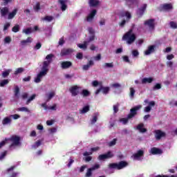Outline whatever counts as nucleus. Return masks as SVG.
Here are the masks:
<instances>
[{
	"instance_id": "11",
	"label": "nucleus",
	"mask_w": 177,
	"mask_h": 177,
	"mask_svg": "<svg viewBox=\"0 0 177 177\" xmlns=\"http://www.w3.org/2000/svg\"><path fill=\"white\" fill-rule=\"evenodd\" d=\"M100 92H102L104 95H107V93L110 92V87H104L103 86H101L100 88L96 90L95 95H99Z\"/></svg>"
},
{
	"instance_id": "60",
	"label": "nucleus",
	"mask_w": 177,
	"mask_h": 177,
	"mask_svg": "<svg viewBox=\"0 0 177 177\" xmlns=\"http://www.w3.org/2000/svg\"><path fill=\"white\" fill-rule=\"evenodd\" d=\"M10 27V23L7 22L4 24V27H3V31H6V30H8V28H9Z\"/></svg>"
},
{
	"instance_id": "59",
	"label": "nucleus",
	"mask_w": 177,
	"mask_h": 177,
	"mask_svg": "<svg viewBox=\"0 0 177 177\" xmlns=\"http://www.w3.org/2000/svg\"><path fill=\"white\" fill-rule=\"evenodd\" d=\"M64 77H65L66 80H71V78L74 77V74H71V75L65 74V75H64Z\"/></svg>"
},
{
	"instance_id": "45",
	"label": "nucleus",
	"mask_w": 177,
	"mask_h": 177,
	"mask_svg": "<svg viewBox=\"0 0 177 177\" xmlns=\"http://www.w3.org/2000/svg\"><path fill=\"white\" fill-rule=\"evenodd\" d=\"M9 140L8 138H5L4 140L1 141L0 142V149H2V147H3V146H5V145H6L8 143V141Z\"/></svg>"
},
{
	"instance_id": "1",
	"label": "nucleus",
	"mask_w": 177,
	"mask_h": 177,
	"mask_svg": "<svg viewBox=\"0 0 177 177\" xmlns=\"http://www.w3.org/2000/svg\"><path fill=\"white\" fill-rule=\"evenodd\" d=\"M53 57H55V55L53 54H48L46 57V60L43 62V66L41 67V71L39 73L37 77L35 79V82L36 84H39L41 82V78L42 77H45L46 74H48V72L49 71V66L50 65V63L53 61Z\"/></svg>"
},
{
	"instance_id": "31",
	"label": "nucleus",
	"mask_w": 177,
	"mask_h": 177,
	"mask_svg": "<svg viewBox=\"0 0 177 177\" xmlns=\"http://www.w3.org/2000/svg\"><path fill=\"white\" fill-rule=\"evenodd\" d=\"M153 81V77H144L142 80V84H151Z\"/></svg>"
},
{
	"instance_id": "48",
	"label": "nucleus",
	"mask_w": 177,
	"mask_h": 177,
	"mask_svg": "<svg viewBox=\"0 0 177 177\" xmlns=\"http://www.w3.org/2000/svg\"><path fill=\"white\" fill-rule=\"evenodd\" d=\"M95 40V35H91V36L89 37L88 39L86 41L87 44H88L89 43Z\"/></svg>"
},
{
	"instance_id": "55",
	"label": "nucleus",
	"mask_w": 177,
	"mask_h": 177,
	"mask_svg": "<svg viewBox=\"0 0 177 177\" xmlns=\"http://www.w3.org/2000/svg\"><path fill=\"white\" fill-rule=\"evenodd\" d=\"M76 57L79 60H82V59H83L84 57V55L82 54V53H77L76 55Z\"/></svg>"
},
{
	"instance_id": "54",
	"label": "nucleus",
	"mask_w": 177,
	"mask_h": 177,
	"mask_svg": "<svg viewBox=\"0 0 177 177\" xmlns=\"http://www.w3.org/2000/svg\"><path fill=\"white\" fill-rule=\"evenodd\" d=\"M122 59H123V61L125 62V63H131V61L129 60V57L127 55H124L122 57Z\"/></svg>"
},
{
	"instance_id": "64",
	"label": "nucleus",
	"mask_w": 177,
	"mask_h": 177,
	"mask_svg": "<svg viewBox=\"0 0 177 177\" xmlns=\"http://www.w3.org/2000/svg\"><path fill=\"white\" fill-rule=\"evenodd\" d=\"M174 57H175V55H174L173 54L168 55L167 56V60H172V59H174Z\"/></svg>"
},
{
	"instance_id": "36",
	"label": "nucleus",
	"mask_w": 177,
	"mask_h": 177,
	"mask_svg": "<svg viewBox=\"0 0 177 177\" xmlns=\"http://www.w3.org/2000/svg\"><path fill=\"white\" fill-rule=\"evenodd\" d=\"M33 10L35 12H39V10H41V3L37 2L36 5L33 6Z\"/></svg>"
},
{
	"instance_id": "53",
	"label": "nucleus",
	"mask_w": 177,
	"mask_h": 177,
	"mask_svg": "<svg viewBox=\"0 0 177 177\" xmlns=\"http://www.w3.org/2000/svg\"><path fill=\"white\" fill-rule=\"evenodd\" d=\"M153 91L161 89V84L157 83L153 88Z\"/></svg>"
},
{
	"instance_id": "43",
	"label": "nucleus",
	"mask_w": 177,
	"mask_h": 177,
	"mask_svg": "<svg viewBox=\"0 0 177 177\" xmlns=\"http://www.w3.org/2000/svg\"><path fill=\"white\" fill-rule=\"evenodd\" d=\"M24 71V68H18L17 70L15 71V75H17L18 74H21Z\"/></svg>"
},
{
	"instance_id": "49",
	"label": "nucleus",
	"mask_w": 177,
	"mask_h": 177,
	"mask_svg": "<svg viewBox=\"0 0 177 177\" xmlns=\"http://www.w3.org/2000/svg\"><path fill=\"white\" fill-rule=\"evenodd\" d=\"M41 144L42 142H41V140H37L33 145L34 149H37V147H39Z\"/></svg>"
},
{
	"instance_id": "2",
	"label": "nucleus",
	"mask_w": 177,
	"mask_h": 177,
	"mask_svg": "<svg viewBox=\"0 0 177 177\" xmlns=\"http://www.w3.org/2000/svg\"><path fill=\"white\" fill-rule=\"evenodd\" d=\"M142 109V105L136 106L130 109V113L127 115V118H122L120 119V122H122L123 125H127L129 120L135 118L138 115V111Z\"/></svg>"
},
{
	"instance_id": "50",
	"label": "nucleus",
	"mask_w": 177,
	"mask_h": 177,
	"mask_svg": "<svg viewBox=\"0 0 177 177\" xmlns=\"http://www.w3.org/2000/svg\"><path fill=\"white\" fill-rule=\"evenodd\" d=\"M10 42H12V39L10 37H6L4 39V44H10Z\"/></svg>"
},
{
	"instance_id": "7",
	"label": "nucleus",
	"mask_w": 177,
	"mask_h": 177,
	"mask_svg": "<svg viewBox=\"0 0 177 177\" xmlns=\"http://www.w3.org/2000/svg\"><path fill=\"white\" fill-rule=\"evenodd\" d=\"M147 8V4L145 3L142 5V6H141L137 10L136 15L138 19H140V17H142L143 15H145V12L146 11Z\"/></svg>"
},
{
	"instance_id": "40",
	"label": "nucleus",
	"mask_w": 177,
	"mask_h": 177,
	"mask_svg": "<svg viewBox=\"0 0 177 177\" xmlns=\"http://www.w3.org/2000/svg\"><path fill=\"white\" fill-rule=\"evenodd\" d=\"M41 20L43 21H52V20H53V17H52V16H46L44 18H41Z\"/></svg>"
},
{
	"instance_id": "57",
	"label": "nucleus",
	"mask_w": 177,
	"mask_h": 177,
	"mask_svg": "<svg viewBox=\"0 0 177 177\" xmlns=\"http://www.w3.org/2000/svg\"><path fill=\"white\" fill-rule=\"evenodd\" d=\"M135 88L131 87L130 88V97H133V96H135Z\"/></svg>"
},
{
	"instance_id": "13",
	"label": "nucleus",
	"mask_w": 177,
	"mask_h": 177,
	"mask_svg": "<svg viewBox=\"0 0 177 177\" xmlns=\"http://www.w3.org/2000/svg\"><path fill=\"white\" fill-rule=\"evenodd\" d=\"M113 157H114V155L111 153V151H109L106 153L100 155L98 156V159L102 160L107 158H113Z\"/></svg>"
},
{
	"instance_id": "10",
	"label": "nucleus",
	"mask_w": 177,
	"mask_h": 177,
	"mask_svg": "<svg viewBox=\"0 0 177 177\" xmlns=\"http://www.w3.org/2000/svg\"><path fill=\"white\" fill-rule=\"evenodd\" d=\"M99 168H100V165L95 164L92 167H91V168L87 169V171L86 173L85 176L86 177H91V176H92V171H96V169H99Z\"/></svg>"
},
{
	"instance_id": "12",
	"label": "nucleus",
	"mask_w": 177,
	"mask_h": 177,
	"mask_svg": "<svg viewBox=\"0 0 177 177\" xmlns=\"http://www.w3.org/2000/svg\"><path fill=\"white\" fill-rule=\"evenodd\" d=\"M160 9L163 12H169V10L174 9V6H172V3H164L160 6Z\"/></svg>"
},
{
	"instance_id": "19",
	"label": "nucleus",
	"mask_w": 177,
	"mask_h": 177,
	"mask_svg": "<svg viewBox=\"0 0 177 177\" xmlns=\"http://www.w3.org/2000/svg\"><path fill=\"white\" fill-rule=\"evenodd\" d=\"M151 154L153 156H156L157 154H162V150L160 148L152 147L150 151Z\"/></svg>"
},
{
	"instance_id": "21",
	"label": "nucleus",
	"mask_w": 177,
	"mask_h": 177,
	"mask_svg": "<svg viewBox=\"0 0 177 177\" xmlns=\"http://www.w3.org/2000/svg\"><path fill=\"white\" fill-rule=\"evenodd\" d=\"M55 95H56V93L54 91H51L49 93L46 94V103H48V102H50V100L55 97Z\"/></svg>"
},
{
	"instance_id": "51",
	"label": "nucleus",
	"mask_w": 177,
	"mask_h": 177,
	"mask_svg": "<svg viewBox=\"0 0 177 177\" xmlns=\"http://www.w3.org/2000/svg\"><path fill=\"white\" fill-rule=\"evenodd\" d=\"M8 154V151H4L2 152L0 155V160H3L5 157H6V155Z\"/></svg>"
},
{
	"instance_id": "4",
	"label": "nucleus",
	"mask_w": 177,
	"mask_h": 177,
	"mask_svg": "<svg viewBox=\"0 0 177 177\" xmlns=\"http://www.w3.org/2000/svg\"><path fill=\"white\" fill-rule=\"evenodd\" d=\"M120 17H121L122 19L126 17V19H122V21L119 24L120 27H124L125 24H127V23H129V20L132 19V15L129 11H124L120 12Z\"/></svg>"
},
{
	"instance_id": "41",
	"label": "nucleus",
	"mask_w": 177,
	"mask_h": 177,
	"mask_svg": "<svg viewBox=\"0 0 177 177\" xmlns=\"http://www.w3.org/2000/svg\"><path fill=\"white\" fill-rule=\"evenodd\" d=\"M120 104L117 103L116 104L113 105V113L114 114H117L119 111Z\"/></svg>"
},
{
	"instance_id": "52",
	"label": "nucleus",
	"mask_w": 177,
	"mask_h": 177,
	"mask_svg": "<svg viewBox=\"0 0 177 177\" xmlns=\"http://www.w3.org/2000/svg\"><path fill=\"white\" fill-rule=\"evenodd\" d=\"M133 57H138V56H139V51H138V50H133L131 52Z\"/></svg>"
},
{
	"instance_id": "61",
	"label": "nucleus",
	"mask_w": 177,
	"mask_h": 177,
	"mask_svg": "<svg viewBox=\"0 0 177 177\" xmlns=\"http://www.w3.org/2000/svg\"><path fill=\"white\" fill-rule=\"evenodd\" d=\"M86 162H89V161H92V156H86L84 158Z\"/></svg>"
},
{
	"instance_id": "5",
	"label": "nucleus",
	"mask_w": 177,
	"mask_h": 177,
	"mask_svg": "<svg viewBox=\"0 0 177 177\" xmlns=\"http://www.w3.org/2000/svg\"><path fill=\"white\" fill-rule=\"evenodd\" d=\"M109 167L111 169H123V168L128 167V162L121 160L118 163H110Z\"/></svg>"
},
{
	"instance_id": "6",
	"label": "nucleus",
	"mask_w": 177,
	"mask_h": 177,
	"mask_svg": "<svg viewBox=\"0 0 177 177\" xmlns=\"http://www.w3.org/2000/svg\"><path fill=\"white\" fill-rule=\"evenodd\" d=\"M8 140L12 142V144L10 145V148L13 147V146H20V137L19 136H12L10 138H8Z\"/></svg>"
},
{
	"instance_id": "58",
	"label": "nucleus",
	"mask_w": 177,
	"mask_h": 177,
	"mask_svg": "<svg viewBox=\"0 0 177 177\" xmlns=\"http://www.w3.org/2000/svg\"><path fill=\"white\" fill-rule=\"evenodd\" d=\"M57 104H54L53 106H48V110H53V111H56L57 109Z\"/></svg>"
},
{
	"instance_id": "27",
	"label": "nucleus",
	"mask_w": 177,
	"mask_h": 177,
	"mask_svg": "<svg viewBox=\"0 0 177 177\" xmlns=\"http://www.w3.org/2000/svg\"><path fill=\"white\" fill-rule=\"evenodd\" d=\"M16 15H17V8L14 9L12 12L8 14V20H12V19H14Z\"/></svg>"
},
{
	"instance_id": "24",
	"label": "nucleus",
	"mask_w": 177,
	"mask_h": 177,
	"mask_svg": "<svg viewBox=\"0 0 177 177\" xmlns=\"http://www.w3.org/2000/svg\"><path fill=\"white\" fill-rule=\"evenodd\" d=\"M31 42H32V38L29 37L26 40H21V46H27V45H28V44H31Z\"/></svg>"
},
{
	"instance_id": "8",
	"label": "nucleus",
	"mask_w": 177,
	"mask_h": 177,
	"mask_svg": "<svg viewBox=\"0 0 177 177\" xmlns=\"http://www.w3.org/2000/svg\"><path fill=\"white\" fill-rule=\"evenodd\" d=\"M154 21H156V20L154 19H149L145 21L144 25L147 26V27H149V30H154V28L156 27Z\"/></svg>"
},
{
	"instance_id": "34",
	"label": "nucleus",
	"mask_w": 177,
	"mask_h": 177,
	"mask_svg": "<svg viewBox=\"0 0 177 177\" xmlns=\"http://www.w3.org/2000/svg\"><path fill=\"white\" fill-rule=\"evenodd\" d=\"M103 68H113L114 67V64L113 62L111 63H105L102 66Z\"/></svg>"
},
{
	"instance_id": "23",
	"label": "nucleus",
	"mask_w": 177,
	"mask_h": 177,
	"mask_svg": "<svg viewBox=\"0 0 177 177\" xmlns=\"http://www.w3.org/2000/svg\"><path fill=\"white\" fill-rule=\"evenodd\" d=\"M156 46H149L148 47V49L145 52V55L147 56H149V55H151V53H154L156 50Z\"/></svg>"
},
{
	"instance_id": "56",
	"label": "nucleus",
	"mask_w": 177,
	"mask_h": 177,
	"mask_svg": "<svg viewBox=\"0 0 177 177\" xmlns=\"http://www.w3.org/2000/svg\"><path fill=\"white\" fill-rule=\"evenodd\" d=\"M169 24H170V27L171 28H177V24H176V22H175V21H170Z\"/></svg>"
},
{
	"instance_id": "22",
	"label": "nucleus",
	"mask_w": 177,
	"mask_h": 177,
	"mask_svg": "<svg viewBox=\"0 0 177 177\" xmlns=\"http://www.w3.org/2000/svg\"><path fill=\"white\" fill-rule=\"evenodd\" d=\"M98 150H100V147H93V148L91 149L90 152L85 151L83 153V156H92L93 151H97Z\"/></svg>"
},
{
	"instance_id": "3",
	"label": "nucleus",
	"mask_w": 177,
	"mask_h": 177,
	"mask_svg": "<svg viewBox=\"0 0 177 177\" xmlns=\"http://www.w3.org/2000/svg\"><path fill=\"white\" fill-rule=\"evenodd\" d=\"M122 41H126L127 45H131L136 40V35L133 33V29H130L122 37Z\"/></svg>"
},
{
	"instance_id": "47",
	"label": "nucleus",
	"mask_w": 177,
	"mask_h": 177,
	"mask_svg": "<svg viewBox=\"0 0 177 177\" xmlns=\"http://www.w3.org/2000/svg\"><path fill=\"white\" fill-rule=\"evenodd\" d=\"M9 74H10V70H7L6 71H3L2 73L3 78H6V77H9Z\"/></svg>"
},
{
	"instance_id": "18",
	"label": "nucleus",
	"mask_w": 177,
	"mask_h": 177,
	"mask_svg": "<svg viewBox=\"0 0 177 177\" xmlns=\"http://www.w3.org/2000/svg\"><path fill=\"white\" fill-rule=\"evenodd\" d=\"M137 131H139L140 133H145V132H147V129L145 128V124L140 123L136 127Z\"/></svg>"
},
{
	"instance_id": "30",
	"label": "nucleus",
	"mask_w": 177,
	"mask_h": 177,
	"mask_svg": "<svg viewBox=\"0 0 177 177\" xmlns=\"http://www.w3.org/2000/svg\"><path fill=\"white\" fill-rule=\"evenodd\" d=\"M9 124H12V119L9 117H6L2 120L3 125H8Z\"/></svg>"
},
{
	"instance_id": "46",
	"label": "nucleus",
	"mask_w": 177,
	"mask_h": 177,
	"mask_svg": "<svg viewBox=\"0 0 177 177\" xmlns=\"http://www.w3.org/2000/svg\"><path fill=\"white\" fill-rule=\"evenodd\" d=\"M22 32L26 34V35H28V34H31V32H32V30L31 28H28L26 29H24Z\"/></svg>"
},
{
	"instance_id": "20",
	"label": "nucleus",
	"mask_w": 177,
	"mask_h": 177,
	"mask_svg": "<svg viewBox=\"0 0 177 177\" xmlns=\"http://www.w3.org/2000/svg\"><path fill=\"white\" fill-rule=\"evenodd\" d=\"M145 156V151L143 150H138L137 153L133 155L134 160H139L140 157H143Z\"/></svg>"
},
{
	"instance_id": "33",
	"label": "nucleus",
	"mask_w": 177,
	"mask_h": 177,
	"mask_svg": "<svg viewBox=\"0 0 177 177\" xmlns=\"http://www.w3.org/2000/svg\"><path fill=\"white\" fill-rule=\"evenodd\" d=\"M81 95H83V97H88L91 95V92L87 89H83L81 92Z\"/></svg>"
},
{
	"instance_id": "35",
	"label": "nucleus",
	"mask_w": 177,
	"mask_h": 177,
	"mask_svg": "<svg viewBox=\"0 0 177 177\" xmlns=\"http://www.w3.org/2000/svg\"><path fill=\"white\" fill-rule=\"evenodd\" d=\"M89 110H90L89 105L85 106L83 107L82 110L80 111V113L85 114L86 113H88Z\"/></svg>"
},
{
	"instance_id": "44",
	"label": "nucleus",
	"mask_w": 177,
	"mask_h": 177,
	"mask_svg": "<svg viewBox=\"0 0 177 177\" xmlns=\"http://www.w3.org/2000/svg\"><path fill=\"white\" fill-rule=\"evenodd\" d=\"M18 111H25L26 113H30V109L26 106L20 107L18 109Z\"/></svg>"
},
{
	"instance_id": "14",
	"label": "nucleus",
	"mask_w": 177,
	"mask_h": 177,
	"mask_svg": "<svg viewBox=\"0 0 177 177\" xmlns=\"http://www.w3.org/2000/svg\"><path fill=\"white\" fill-rule=\"evenodd\" d=\"M78 89H80V86L77 85L73 86L69 88V91L72 96H77L80 93V91H78Z\"/></svg>"
},
{
	"instance_id": "15",
	"label": "nucleus",
	"mask_w": 177,
	"mask_h": 177,
	"mask_svg": "<svg viewBox=\"0 0 177 177\" xmlns=\"http://www.w3.org/2000/svg\"><path fill=\"white\" fill-rule=\"evenodd\" d=\"M74 52L73 48H64L61 50V56H68V55H71Z\"/></svg>"
},
{
	"instance_id": "29",
	"label": "nucleus",
	"mask_w": 177,
	"mask_h": 177,
	"mask_svg": "<svg viewBox=\"0 0 177 177\" xmlns=\"http://www.w3.org/2000/svg\"><path fill=\"white\" fill-rule=\"evenodd\" d=\"M58 2L61 5V10H62V12H64V10L67 9V4H66V1H64V0H59Z\"/></svg>"
},
{
	"instance_id": "26",
	"label": "nucleus",
	"mask_w": 177,
	"mask_h": 177,
	"mask_svg": "<svg viewBox=\"0 0 177 177\" xmlns=\"http://www.w3.org/2000/svg\"><path fill=\"white\" fill-rule=\"evenodd\" d=\"M0 13L2 17H5V16L9 13V8L8 7L3 8L0 11Z\"/></svg>"
},
{
	"instance_id": "39",
	"label": "nucleus",
	"mask_w": 177,
	"mask_h": 177,
	"mask_svg": "<svg viewBox=\"0 0 177 177\" xmlns=\"http://www.w3.org/2000/svg\"><path fill=\"white\" fill-rule=\"evenodd\" d=\"M37 95L35 94H32L26 101V104H30V103H31V102H32V100H34V99H35Z\"/></svg>"
},
{
	"instance_id": "16",
	"label": "nucleus",
	"mask_w": 177,
	"mask_h": 177,
	"mask_svg": "<svg viewBox=\"0 0 177 177\" xmlns=\"http://www.w3.org/2000/svg\"><path fill=\"white\" fill-rule=\"evenodd\" d=\"M73 66V62L70 61H64L61 63V67L62 70H66V68H70Z\"/></svg>"
},
{
	"instance_id": "28",
	"label": "nucleus",
	"mask_w": 177,
	"mask_h": 177,
	"mask_svg": "<svg viewBox=\"0 0 177 177\" xmlns=\"http://www.w3.org/2000/svg\"><path fill=\"white\" fill-rule=\"evenodd\" d=\"M77 46L80 49H83V50H86V48H88V41H84L83 44H78Z\"/></svg>"
},
{
	"instance_id": "25",
	"label": "nucleus",
	"mask_w": 177,
	"mask_h": 177,
	"mask_svg": "<svg viewBox=\"0 0 177 177\" xmlns=\"http://www.w3.org/2000/svg\"><path fill=\"white\" fill-rule=\"evenodd\" d=\"M88 3L91 8H96V6H99L100 1L99 0H89Z\"/></svg>"
},
{
	"instance_id": "42",
	"label": "nucleus",
	"mask_w": 177,
	"mask_h": 177,
	"mask_svg": "<svg viewBox=\"0 0 177 177\" xmlns=\"http://www.w3.org/2000/svg\"><path fill=\"white\" fill-rule=\"evenodd\" d=\"M116 143H117V138H114L112 141L108 143V146L109 147H113V146H115Z\"/></svg>"
},
{
	"instance_id": "63",
	"label": "nucleus",
	"mask_w": 177,
	"mask_h": 177,
	"mask_svg": "<svg viewBox=\"0 0 177 177\" xmlns=\"http://www.w3.org/2000/svg\"><path fill=\"white\" fill-rule=\"evenodd\" d=\"M41 46H42V44H41V43H37L35 46V49L36 50L41 49Z\"/></svg>"
},
{
	"instance_id": "17",
	"label": "nucleus",
	"mask_w": 177,
	"mask_h": 177,
	"mask_svg": "<svg viewBox=\"0 0 177 177\" xmlns=\"http://www.w3.org/2000/svg\"><path fill=\"white\" fill-rule=\"evenodd\" d=\"M97 13V10H93L91 11L90 14L86 17V21L88 22H91L93 20L95 16H96V14Z\"/></svg>"
},
{
	"instance_id": "38",
	"label": "nucleus",
	"mask_w": 177,
	"mask_h": 177,
	"mask_svg": "<svg viewBox=\"0 0 177 177\" xmlns=\"http://www.w3.org/2000/svg\"><path fill=\"white\" fill-rule=\"evenodd\" d=\"M20 31V26L19 24L15 25L12 28V32H19Z\"/></svg>"
},
{
	"instance_id": "62",
	"label": "nucleus",
	"mask_w": 177,
	"mask_h": 177,
	"mask_svg": "<svg viewBox=\"0 0 177 177\" xmlns=\"http://www.w3.org/2000/svg\"><path fill=\"white\" fill-rule=\"evenodd\" d=\"M97 121V116L95 115L93 116L92 120H91V124H93Z\"/></svg>"
},
{
	"instance_id": "37",
	"label": "nucleus",
	"mask_w": 177,
	"mask_h": 177,
	"mask_svg": "<svg viewBox=\"0 0 177 177\" xmlns=\"http://www.w3.org/2000/svg\"><path fill=\"white\" fill-rule=\"evenodd\" d=\"M8 84H9V80H3L0 82V86L1 88H3V86H5V85H8Z\"/></svg>"
},
{
	"instance_id": "9",
	"label": "nucleus",
	"mask_w": 177,
	"mask_h": 177,
	"mask_svg": "<svg viewBox=\"0 0 177 177\" xmlns=\"http://www.w3.org/2000/svg\"><path fill=\"white\" fill-rule=\"evenodd\" d=\"M155 138L156 140H160L162 138H165L167 136V134L165 132L161 131V130H155Z\"/></svg>"
},
{
	"instance_id": "32",
	"label": "nucleus",
	"mask_w": 177,
	"mask_h": 177,
	"mask_svg": "<svg viewBox=\"0 0 177 177\" xmlns=\"http://www.w3.org/2000/svg\"><path fill=\"white\" fill-rule=\"evenodd\" d=\"M14 95H15V97L19 98V95H20V88H19V86H15Z\"/></svg>"
}]
</instances>
